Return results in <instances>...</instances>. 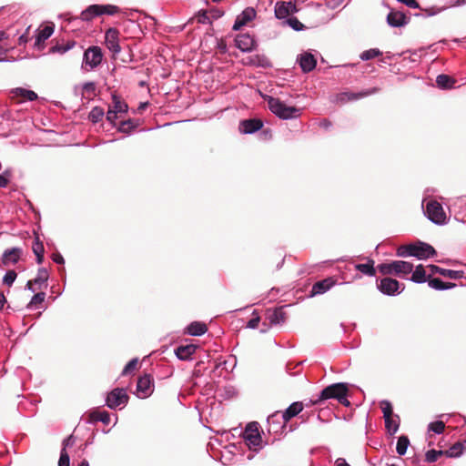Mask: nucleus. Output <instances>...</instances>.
<instances>
[{
    "label": "nucleus",
    "instance_id": "58",
    "mask_svg": "<svg viewBox=\"0 0 466 466\" xmlns=\"http://www.w3.org/2000/svg\"><path fill=\"white\" fill-rule=\"evenodd\" d=\"M75 444V437L73 435L68 436L66 439L63 441V448H65V451H66L67 447H71Z\"/></svg>",
    "mask_w": 466,
    "mask_h": 466
},
{
    "label": "nucleus",
    "instance_id": "18",
    "mask_svg": "<svg viewBox=\"0 0 466 466\" xmlns=\"http://www.w3.org/2000/svg\"><path fill=\"white\" fill-rule=\"evenodd\" d=\"M12 98H18V103L25 101H35L37 99V94L32 90H28L23 87H16L11 90Z\"/></svg>",
    "mask_w": 466,
    "mask_h": 466
},
{
    "label": "nucleus",
    "instance_id": "64",
    "mask_svg": "<svg viewBox=\"0 0 466 466\" xmlns=\"http://www.w3.org/2000/svg\"><path fill=\"white\" fill-rule=\"evenodd\" d=\"M5 303H6L5 297L3 293L0 292V310L3 309Z\"/></svg>",
    "mask_w": 466,
    "mask_h": 466
},
{
    "label": "nucleus",
    "instance_id": "39",
    "mask_svg": "<svg viewBox=\"0 0 466 466\" xmlns=\"http://www.w3.org/2000/svg\"><path fill=\"white\" fill-rule=\"evenodd\" d=\"M48 279V272L45 268H40L37 271L36 277L33 279L34 284L35 285H43Z\"/></svg>",
    "mask_w": 466,
    "mask_h": 466
},
{
    "label": "nucleus",
    "instance_id": "61",
    "mask_svg": "<svg viewBox=\"0 0 466 466\" xmlns=\"http://www.w3.org/2000/svg\"><path fill=\"white\" fill-rule=\"evenodd\" d=\"M95 88H96V86L93 82L85 83L83 86V89L86 92H93V91H95Z\"/></svg>",
    "mask_w": 466,
    "mask_h": 466
},
{
    "label": "nucleus",
    "instance_id": "12",
    "mask_svg": "<svg viewBox=\"0 0 466 466\" xmlns=\"http://www.w3.org/2000/svg\"><path fill=\"white\" fill-rule=\"evenodd\" d=\"M378 90V87H371L360 92H343L337 96V101L345 103L348 101L359 100L375 94Z\"/></svg>",
    "mask_w": 466,
    "mask_h": 466
},
{
    "label": "nucleus",
    "instance_id": "38",
    "mask_svg": "<svg viewBox=\"0 0 466 466\" xmlns=\"http://www.w3.org/2000/svg\"><path fill=\"white\" fill-rule=\"evenodd\" d=\"M408 450V436L401 435L397 442L396 451L399 455H404Z\"/></svg>",
    "mask_w": 466,
    "mask_h": 466
},
{
    "label": "nucleus",
    "instance_id": "19",
    "mask_svg": "<svg viewBox=\"0 0 466 466\" xmlns=\"http://www.w3.org/2000/svg\"><path fill=\"white\" fill-rule=\"evenodd\" d=\"M22 253V248L17 247L5 249L2 255L1 261L5 266L15 264L20 259Z\"/></svg>",
    "mask_w": 466,
    "mask_h": 466
},
{
    "label": "nucleus",
    "instance_id": "40",
    "mask_svg": "<svg viewBox=\"0 0 466 466\" xmlns=\"http://www.w3.org/2000/svg\"><path fill=\"white\" fill-rule=\"evenodd\" d=\"M92 418H93V420L101 421L106 425L110 423V415L106 411L93 412Z\"/></svg>",
    "mask_w": 466,
    "mask_h": 466
},
{
    "label": "nucleus",
    "instance_id": "24",
    "mask_svg": "<svg viewBox=\"0 0 466 466\" xmlns=\"http://www.w3.org/2000/svg\"><path fill=\"white\" fill-rule=\"evenodd\" d=\"M197 348L194 344L180 345L175 350V354L178 360H187L196 352Z\"/></svg>",
    "mask_w": 466,
    "mask_h": 466
},
{
    "label": "nucleus",
    "instance_id": "45",
    "mask_svg": "<svg viewBox=\"0 0 466 466\" xmlns=\"http://www.w3.org/2000/svg\"><path fill=\"white\" fill-rule=\"evenodd\" d=\"M445 430V423L442 420H436L429 425V431H433L434 433L441 434Z\"/></svg>",
    "mask_w": 466,
    "mask_h": 466
},
{
    "label": "nucleus",
    "instance_id": "14",
    "mask_svg": "<svg viewBox=\"0 0 466 466\" xmlns=\"http://www.w3.org/2000/svg\"><path fill=\"white\" fill-rule=\"evenodd\" d=\"M427 268L429 269L428 277H432L435 274H440L448 279H461L464 275L463 271L461 270L446 269L440 268L436 265H428Z\"/></svg>",
    "mask_w": 466,
    "mask_h": 466
},
{
    "label": "nucleus",
    "instance_id": "2",
    "mask_svg": "<svg viewBox=\"0 0 466 466\" xmlns=\"http://www.w3.org/2000/svg\"><path fill=\"white\" fill-rule=\"evenodd\" d=\"M119 12V7L113 5H89L86 9L82 11L80 17H73L69 14L61 15L68 24L73 22H83V21H90L93 18L102 15H113Z\"/></svg>",
    "mask_w": 466,
    "mask_h": 466
},
{
    "label": "nucleus",
    "instance_id": "43",
    "mask_svg": "<svg viewBox=\"0 0 466 466\" xmlns=\"http://www.w3.org/2000/svg\"><path fill=\"white\" fill-rule=\"evenodd\" d=\"M286 424L287 423H284L282 419H279V420H275L274 422H272V421L269 422L268 420V431L278 433L286 426Z\"/></svg>",
    "mask_w": 466,
    "mask_h": 466
},
{
    "label": "nucleus",
    "instance_id": "28",
    "mask_svg": "<svg viewBox=\"0 0 466 466\" xmlns=\"http://www.w3.org/2000/svg\"><path fill=\"white\" fill-rule=\"evenodd\" d=\"M208 330L205 323L199 321L191 322L186 329V332L190 336H201Z\"/></svg>",
    "mask_w": 466,
    "mask_h": 466
},
{
    "label": "nucleus",
    "instance_id": "37",
    "mask_svg": "<svg viewBox=\"0 0 466 466\" xmlns=\"http://www.w3.org/2000/svg\"><path fill=\"white\" fill-rule=\"evenodd\" d=\"M113 106L110 109L116 111V113H126L128 109L127 105L125 102H122L116 96H113Z\"/></svg>",
    "mask_w": 466,
    "mask_h": 466
},
{
    "label": "nucleus",
    "instance_id": "27",
    "mask_svg": "<svg viewBox=\"0 0 466 466\" xmlns=\"http://www.w3.org/2000/svg\"><path fill=\"white\" fill-rule=\"evenodd\" d=\"M428 274H429V269L427 267L425 268L421 264L418 265L415 268L414 271L412 272V275L410 278V280H412L413 282H416V283H424V282L428 281Z\"/></svg>",
    "mask_w": 466,
    "mask_h": 466
},
{
    "label": "nucleus",
    "instance_id": "50",
    "mask_svg": "<svg viewBox=\"0 0 466 466\" xmlns=\"http://www.w3.org/2000/svg\"><path fill=\"white\" fill-rule=\"evenodd\" d=\"M45 298L46 293L44 292H38L35 294L28 304V308H32L33 305L42 303L45 300Z\"/></svg>",
    "mask_w": 466,
    "mask_h": 466
},
{
    "label": "nucleus",
    "instance_id": "57",
    "mask_svg": "<svg viewBox=\"0 0 466 466\" xmlns=\"http://www.w3.org/2000/svg\"><path fill=\"white\" fill-rule=\"evenodd\" d=\"M198 20L201 24H206L208 22L209 18L208 16L207 11H199L198 15Z\"/></svg>",
    "mask_w": 466,
    "mask_h": 466
},
{
    "label": "nucleus",
    "instance_id": "29",
    "mask_svg": "<svg viewBox=\"0 0 466 466\" xmlns=\"http://www.w3.org/2000/svg\"><path fill=\"white\" fill-rule=\"evenodd\" d=\"M428 283L431 289H434L436 290L449 289H452L456 286L455 283L444 282L439 278H432V277H428Z\"/></svg>",
    "mask_w": 466,
    "mask_h": 466
},
{
    "label": "nucleus",
    "instance_id": "20",
    "mask_svg": "<svg viewBox=\"0 0 466 466\" xmlns=\"http://www.w3.org/2000/svg\"><path fill=\"white\" fill-rule=\"evenodd\" d=\"M295 5L291 2H278L275 5V16L278 19L288 18L289 15L295 12Z\"/></svg>",
    "mask_w": 466,
    "mask_h": 466
},
{
    "label": "nucleus",
    "instance_id": "16",
    "mask_svg": "<svg viewBox=\"0 0 466 466\" xmlns=\"http://www.w3.org/2000/svg\"><path fill=\"white\" fill-rule=\"evenodd\" d=\"M256 10L253 7L245 8L241 14H239L233 25V30L238 31L244 25H246L248 22L252 21L256 17Z\"/></svg>",
    "mask_w": 466,
    "mask_h": 466
},
{
    "label": "nucleus",
    "instance_id": "49",
    "mask_svg": "<svg viewBox=\"0 0 466 466\" xmlns=\"http://www.w3.org/2000/svg\"><path fill=\"white\" fill-rule=\"evenodd\" d=\"M58 466H70V458L65 448L61 450Z\"/></svg>",
    "mask_w": 466,
    "mask_h": 466
},
{
    "label": "nucleus",
    "instance_id": "55",
    "mask_svg": "<svg viewBox=\"0 0 466 466\" xmlns=\"http://www.w3.org/2000/svg\"><path fill=\"white\" fill-rule=\"evenodd\" d=\"M236 363H237L236 357L231 355V356H229V358L228 360H226L223 362V365L226 370L228 369V366H230L231 370H233L236 366Z\"/></svg>",
    "mask_w": 466,
    "mask_h": 466
},
{
    "label": "nucleus",
    "instance_id": "34",
    "mask_svg": "<svg viewBox=\"0 0 466 466\" xmlns=\"http://www.w3.org/2000/svg\"><path fill=\"white\" fill-rule=\"evenodd\" d=\"M355 268L367 276H373L375 274L373 261H369L364 264H357Z\"/></svg>",
    "mask_w": 466,
    "mask_h": 466
},
{
    "label": "nucleus",
    "instance_id": "48",
    "mask_svg": "<svg viewBox=\"0 0 466 466\" xmlns=\"http://www.w3.org/2000/svg\"><path fill=\"white\" fill-rule=\"evenodd\" d=\"M138 363V360L137 358L132 359L130 361L127 362V364L125 366V368L122 370V375H127L131 371L137 369Z\"/></svg>",
    "mask_w": 466,
    "mask_h": 466
},
{
    "label": "nucleus",
    "instance_id": "6",
    "mask_svg": "<svg viewBox=\"0 0 466 466\" xmlns=\"http://www.w3.org/2000/svg\"><path fill=\"white\" fill-rule=\"evenodd\" d=\"M382 275H406L408 273V263L401 260L381 263L378 266Z\"/></svg>",
    "mask_w": 466,
    "mask_h": 466
},
{
    "label": "nucleus",
    "instance_id": "52",
    "mask_svg": "<svg viewBox=\"0 0 466 466\" xmlns=\"http://www.w3.org/2000/svg\"><path fill=\"white\" fill-rule=\"evenodd\" d=\"M32 249H33V252H34L35 255H38V254L40 255V253H44L45 252L44 245L39 240L38 237H35V239L34 241Z\"/></svg>",
    "mask_w": 466,
    "mask_h": 466
},
{
    "label": "nucleus",
    "instance_id": "53",
    "mask_svg": "<svg viewBox=\"0 0 466 466\" xmlns=\"http://www.w3.org/2000/svg\"><path fill=\"white\" fill-rule=\"evenodd\" d=\"M11 177V171L5 170L3 174H0V187L5 188L9 184V178Z\"/></svg>",
    "mask_w": 466,
    "mask_h": 466
},
{
    "label": "nucleus",
    "instance_id": "30",
    "mask_svg": "<svg viewBox=\"0 0 466 466\" xmlns=\"http://www.w3.org/2000/svg\"><path fill=\"white\" fill-rule=\"evenodd\" d=\"M54 33L53 25H46L44 28L39 29L35 35V46H40L46 40H47Z\"/></svg>",
    "mask_w": 466,
    "mask_h": 466
},
{
    "label": "nucleus",
    "instance_id": "35",
    "mask_svg": "<svg viewBox=\"0 0 466 466\" xmlns=\"http://www.w3.org/2000/svg\"><path fill=\"white\" fill-rule=\"evenodd\" d=\"M445 456L442 450H430L425 453V461L429 463L435 462L440 458Z\"/></svg>",
    "mask_w": 466,
    "mask_h": 466
},
{
    "label": "nucleus",
    "instance_id": "11",
    "mask_svg": "<svg viewBox=\"0 0 466 466\" xmlns=\"http://www.w3.org/2000/svg\"><path fill=\"white\" fill-rule=\"evenodd\" d=\"M153 379L149 374L139 377L137 383V395L139 398H147L153 392Z\"/></svg>",
    "mask_w": 466,
    "mask_h": 466
},
{
    "label": "nucleus",
    "instance_id": "44",
    "mask_svg": "<svg viewBox=\"0 0 466 466\" xmlns=\"http://www.w3.org/2000/svg\"><path fill=\"white\" fill-rule=\"evenodd\" d=\"M380 408H381L384 419H388V418H390L391 416H394L393 411H392V406L390 401L382 400L380 402Z\"/></svg>",
    "mask_w": 466,
    "mask_h": 466
},
{
    "label": "nucleus",
    "instance_id": "15",
    "mask_svg": "<svg viewBox=\"0 0 466 466\" xmlns=\"http://www.w3.org/2000/svg\"><path fill=\"white\" fill-rule=\"evenodd\" d=\"M118 35L119 32L116 28L107 29L105 35L106 47L115 55L120 53L121 51Z\"/></svg>",
    "mask_w": 466,
    "mask_h": 466
},
{
    "label": "nucleus",
    "instance_id": "13",
    "mask_svg": "<svg viewBox=\"0 0 466 466\" xmlns=\"http://www.w3.org/2000/svg\"><path fill=\"white\" fill-rule=\"evenodd\" d=\"M378 289L381 293L389 296H394L400 292L399 281L390 278L382 279L378 284Z\"/></svg>",
    "mask_w": 466,
    "mask_h": 466
},
{
    "label": "nucleus",
    "instance_id": "7",
    "mask_svg": "<svg viewBox=\"0 0 466 466\" xmlns=\"http://www.w3.org/2000/svg\"><path fill=\"white\" fill-rule=\"evenodd\" d=\"M426 214L428 218L435 224H444L447 219V216L443 210L441 203L436 200H431L426 206Z\"/></svg>",
    "mask_w": 466,
    "mask_h": 466
},
{
    "label": "nucleus",
    "instance_id": "1",
    "mask_svg": "<svg viewBox=\"0 0 466 466\" xmlns=\"http://www.w3.org/2000/svg\"><path fill=\"white\" fill-rule=\"evenodd\" d=\"M348 391L349 388L347 383H334L324 388L311 401L314 405H317L320 404L324 400L334 399L337 400L343 406L349 407L350 405V402L347 398Z\"/></svg>",
    "mask_w": 466,
    "mask_h": 466
},
{
    "label": "nucleus",
    "instance_id": "62",
    "mask_svg": "<svg viewBox=\"0 0 466 466\" xmlns=\"http://www.w3.org/2000/svg\"><path fill=\"white\" fill-rule=\"evenodd\" d=\"M27 41H28V36L26 35V34H23L18 38V45L19 46L25 45L27 43Z\"/></svg>",
    "mask_w": 466,
    "mask_h": 466
},
{
    "label": "nucleus",
    "instance_id": "26",
    "mask_svg": "<svg viewBox=\"0 0 466 466\" xmlns=\"http://www.w3.org/2000/svg\"><path fill=\"white\" fill-rule=\"evenodd\" d=\"M406 16L399 11H390L387 15V23L392 27H400L405 25Z\"/></svg>",
    "mask_w": 466,
    "mask_h": 466
},
{
    "label": "nucleus",
    "instance_id": "56",
    "mask_svg": "<svg viewBox=\"0 0 466 466\" xmlns=\"http://www.w3.org/2000/svg\"><path fill=\"white\" fill-rule=\"evenodd\" d=\"M259 320H260V319L258 316L252 318L251 319L248 320V322L247 324V328L257 329L258 326Z\"/></svg>",
    "mask_w": 466,
    "mask_h": 466
},
{
    "label": "nucleus",
    "instance_id": "54",
    "mask_svg": "<svg viewBox=\"0 0 466 466\" xmlns=\"http://www.w3.org/2000/svg\"><path fill=\"white\" fill-rule=\"evenodd\" d=\"M117 114L116 111L112 109H108L106 113V120L110 122L113 126H116V120L117 118Z\"/></svg>",
    "mask_w": 466,
    "mask_h": 466
},
{
    "label": "nucleus",
    "instance_id": "32",
    "mask_svg": "<svg viewBox=\"0 0 466 466\" xmlns=\"http://www.w3.org/2000/svg\"><path fill=\"white\" fill-rule=\"evenodd\" d=\"M455 79L448 75H439L436 78V83L439 87L441 88H451L455 84Z\"/></svg>",
    "mask_w": 466,
    "mask_h": 466
},
{
    "label": "nucleus",
    "instance_id": "51",
    "mask_svg": "<svg viewBox=\"0 0 466 466\" xmlns=\"http://www.w3.org/2000/svg\"><path fill=\"white\" fill-rule=\"evenodd\" d=\"M135 128V125L132 120L122 121L118 127V131L122 133H128L131 129Z\"/></svg>",
    "mask_w": 466,
    "mask_h": 466
},
{
    "label": "nucleus",
    "instance_id": "23",
    "mask_svg": "<svg viewBox=\"0 0 466 466\" xmlns=\"http://www.w3.org/2000/svg\"><path fill=\"white\" fill-rule=\"evenodd\" d=\"M298 62L304 73L312 71L317 65V60L314 56L308 52L300 55V56L298 58Z\"/></svg>",
    "mask_w": 466,
    "mask_h": 466
},
{
    "label": "nucleus",
    "instance_id": "17",
    "mask_svg": "<svg viewBox=\"0 0 466 466\" xmlns=\"http://www.w3.org/2000/svg\"><path fill=\"white\" fill-rule=\"evenodd\" d=\"M235 46L242 52H251L256 46V42L250 35L239 34L235 38Z\"/></svg>",
    "mask_w": 466,
    "mask_h": 466
},
{
    "label": "nucleus",
    "instance_id": "10",
    "mask_svg": "<svg viewBox=\"0 0 466 466\" xmlns=\"http://www.w3.org/2000/svg\"><path fill=\"white\" fill-rule=\"evenodd\" d=\"M128 395L126 390L116 388L108 393L106 402L108 408L116 409L119 406H125L127 403Z\"/></svg>",
    "mask_w": 466,
    "mask_h": 466
},
{
    "label": "nucleus",
    "instance_id": "4",
    "mask_svg": "<svg viewBox=\"0 0 466 466\" xmlns=\"http://www.w3.org/2000/svg\"><path fill=\"white\" fill-rule=\"evenodd\" d=\"M243 440L251 451H258L262 449V438L257 422H252L247 425L243 432Z\"/></svg>",
    "mask_w": 466,
    "mask_h": 466
},
{
    "label": "nucleus",
    "instance_id": "47",
    "mask_svg": "<svg viewBox=\"0 0 466 466\" xmlns=\"http://www.w3.org/2000/svg\"><path fill=\"white\" fill-rule=\"evenodd\" d=\"M16 273L14 270H8L4 278H3V283L8 287H11L15 280L16 279Z\"/></svg>",
    "mask_w": 466,
    "mask_h": 466
},
{
    "label": "nucleus",
    "instance_id": "31",
    "mask_svg": "<svg viewBox=\"0 0 466 466\" xmlns=\"http://www.w3.org/2000/svg\"><path fill=\"white\" fill-rule=\"evenodd\" d=\"M384 420H385V427L387 429V431L390 435L395 434L398 431L399 426H400L399 416L394 415V416H391L390 418L384 419Z\"/></svg>",
    "mask_w": 466,
    "mask_h": 466
},
{
    "label": "nucleus",
    "instance_id": "5",
    "mask_svg": "<svg viewBox=\"0 0 466 466\" xmlns=\"http://www.w3.org/2000/svg\"><path fill=\"white\" fill-rule=\"evenodd\" d=\"M102 58L101 48L95 46H90L84 52L82 67L86 70H93L101 64Z\"/></svg>",
    "mask_w": 466,
    "mask_h": 466
},
{
    "label": "nucleus",
    "instance_id": "33",
    "mask_svg": "<svg viewBox=\"0 0 466 466\" xmlns=\"http://www.w3.org/2000/svg\"><path fill=\"white\" fill-rule=\"evenodd\" d=\"M464 446L461 442H456L449 450L443 451L444 455L449 458H456L462 454Z\"/></svg>",
    "mask_w": 466,
    "mask_h": 466
},
{
    "label": "nucleus",
    "instance_id": "22",
    "mask_svg": "<svg viewBox=\"0 0 466 466\" xmlns=\"http://www.w3.org/2000/svg\"><path fill=\"white\" fill-rule=\"evenodd\" d=\"M335 285V280L332 278H328L323 280L316 282L311 289L310 297L323 294L329 290Z\"/></svg>",
    "mask_w": 466,
    "mask_h": 466
},
{
    "label": "nucleus",
    "instance_id": "63",
    "mask_svg": "<svg viewBox=\"0 0 466 466\" xmlns=\"http://www.w3.org/2000/svg\"><path fill=\"white\" fill-rule=\"evenodd\" d=\"M335 466H350L343 458H338L335 461Z\"/></svg>",
    "mask_w": 466,
    "mask_h": 466
},
{
    "label": "nucleus",
    "instance_id": "25",
    "mask_svg": "<svg viewBox=\"0 0 466 466\" xmlns=\"http://www.w3.org/2000/svg\"><path fill=\"white\" fill-rule=\"evenodd\" d=\"M267 319L271 325H280L286 320V313L283 311L282 308H278L273 310H268Z\"/></svg>",
    "mask_w": 466,
    "mask_h": 466
},
{
    "label": "nucleus",
    "instance_id": "9",
    "mask_svg": "<svg viewBox=\"0 0 466 466\" xmlns=\"http://www.w3.org/2000/svg\"><path fill=\"white\" fill-rule=\"evenodd\" d=\"M435 254L436 250L434 248L425 242L418 241L416 243L410 244V257L425 259L430 257H433Z\"/></svg>",
    "mask_w": 466,
    "mask_h": 466
},
{
    "label": "nucleus",
    "instance_id": "59",
    "mask_svg": "<svg viewBox=\"0 0 466 466\" xmlns=\"http://www.w3.org/2000/svg\"><path fill=\"white\" fill-rule=\"evenodd\" d=\"M52 259L56 264H64L65 263V259H64L63 256L59 253L53 254Z\"/></svg>",
    "mask_w": 466,
    "mask_h": 466
},
{
    "label": "nucleus",
    "instance_id": "21",
    "mask_svg": "<svg viewBox=\"0 0 466 466\" xmlns=\"http://www.w3.org/2000/svg\"><path fill=\"white\" fill-rule=\"evenodd\" d=\"M263 123L259 119H246L240 122L239 131L243 134H253L262 128Z\"/></svg>",
    "mask_w": 466,
    "mask_h": 466
},
{
    "label": "nucleus",
    "instance_id": "41",
    "mask_svg": "<svg viewBox=\"0 0 466 466\" xmlns=\"http://www.w3.org/2000/svg\"><path fill=\"white\" fill-rule=\"evenodd\" d=\"M74 46L75 42H68L66 45H56L55 46L51 47L50 52L65 54L66 52L73 48Z\"/></svg>",
    "mask_w": 466,
    "mask_h": 466
},
{
    "label": "nucleus",
    "instance_id": "36",
    "mask_svg": "<svg viewBox=\"0 0 466 466\" xmlns=\"http://www.w3.org/2000/svg\"><path fill=\"white\" fill-rule=\"evenodd\" d=\"M104 115H105V112H104L103 108H101L99 106H95L90 111V113L88 115V119L92 123L96 124V123H98L103 118Z\"/></svg>",
    "mask_w": 466,
    "mask_h": 466
},
{
    "label": "nucleus",
    "instance_id": "60",
    "mask_svg": "<svg viewBox=\"0 0 466 466\" xmlns=\"http://www.w3.org/2000/svg\"><path fill=\"white\" fill-rule=\"evenodd\" d=\"M397 254L400 257H408V245H402L401 247H400Z\"/></svg>",
    "mask_w": 466,
    "mask_h": 466
},
{
    "label": "nucleus",
    "instance_id": "8",
    "mask_svg": "<svg viewBox=\"0 0 466 466\" xmlns=\"http://www.w3.org/2000/svg\"><path fill=\"white\" fill-rule=\"evenodd\" d=\"M303 410L302 402L296 401L291 403L283 412L276 411L268 416V421L274 422L279 419H282L284 423H287L290 419L297 416Z\"/></svg>",
    "mask_w": 466,
    "mask_h": 466
},
{
    "label": "nucleus",
    "instance_id": "46",
    "mask_svg": "<svg viewBox=\"0 0 466 466\" xmlns=\"http://www.w3.org/2000/svg\"><path fill=\"white\" fill-rule=\"evenodd\" d=\"M380 55V51L377 48H371L361 53L360 58L364 61L370 60Z\"/></svg>",
    "mask_w": 466,
    "mask_h": 466
},
{
    "label": "nucleus",
    "instance_id": "3",
    "mask_svg": "<svg viewBox=\"0 0 466 466\" xmlns=\"http://www.w3.org/2000/svg\"><path fill=\"white\" fill-rule=\"evenodd\" d=\"M267 101L269 110L281 119H295L298 118L301 114L300 108L287 106L279 98L268 96Z\"/></svg>",
    "mask_w": 466,
    "mask_h": 466
},
{
    "label": "nucleus",
    "instance_id": "42",
    "mask_svg": "<svg viewBox=\"0 0 466 466\" xmlns=\"http://www.w3.org/2000/svg\"><path fill=\"white\" fill-rule=\"evenodd\" d=\"M284 23L295 31H301L304 28V25L299 22L297 17L294 16L287 18Z\"/></svg>",
    "mask_w": 466,
    "mask_h": 466
}]
</instances>
